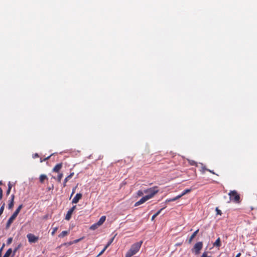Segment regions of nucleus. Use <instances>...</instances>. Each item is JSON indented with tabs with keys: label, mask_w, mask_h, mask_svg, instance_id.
I'll return each instance as SVG.
<instances>
[{
	"label": "nucleus",
	"mask_w": 257,
	"mask_h": 257,
	"mask_svg": "<svg viewBox=\"0 0 257 257\" xmlns=\"http://www.w3.org/2000/svg\"><path fill=\"white\" fill-rule=\"evenodd\" d=\"M23 204H21L19 206V207L17 208V209L15 210L14 213L13 214V215L10 217L9 220L7 221L6 228V229L9 228L10 227L11 224L13 222L14 220L16 219L17 216H18V214L20 212L21 210L23 208Z\"/></svg>",
	"instance_id": "obj_1"
},
{
	"label": "nucleus",
	"mask_w": 257,
	"mask_h": 257,
	"mask_svg": "<svg viewBox=\"0 0 257 257\" xmlns=\"http://www.w3.org/2000/svg\"><path fill=\"white\" fill-rule=\"evenodd\" d=\"M143 243L142 241L140 242H138L131 246L130 250L127 252V254H130V256H133L140 249L142 244Z\"/></svg>",
	"instance_id": "obj_2"
},
{
	"label": "nucleus",
	"mask_w": 257,
	"mask_h": 257,
	"mask_svg": "<svg viewBox=\"0 0 257 257\" xmlns=\"http://www.w3.org/2000/svg\"><path fill=\"white\" fill-rule=\"evenodd\" d=\"M230 197V200L235 202H238L240 199V196L235 190L230 191L228 193Z\"/></svg>",
	"instance_id": "obj_3"
},
{
	"label": "nucleus",
	"mask_w": 257,
	"mask_h": 257,
	"mask_svg": "<svg viewBox=\"0 0 257 257\" xmlns=\"http://www.w3.org/2000/svg\"><path fill=\"white\" fill-rule=\"evenodd\" d=\"M158 192V189L157 187H154L144 190L145 193L148 194L147 195H146V196H151V198H152Z\"/></svg>",
	"instance_id": "obj_4"
},
{
	"label": "nucleus",
	"mask_w": 257,
	"mask_h": 257,
	"mask_svg": "<svg viewBox=\"0 0 257 257\" xmlns=\"http://www.w3.org/2000/svg\"><path fill=\"white\" fill-rule=\"evenodd\" d=\"M203 247V243L202 242H197L192 248L191 250L192 252L195 253V254H198L200 253V251L201 250Z\"/></svg>",
	"instance_id": "obj_5"
},
{
	"label": "nucleus",
	"mask_w": 257,
	"mask_h": 257,
	"mask_svg": "<svg viewBox=\"0 0 257 257\" xmlns=\"http://www.w3.org/2000/svg\"><path fill=\"white\" fill-rule=\"evenodd\" d=\"M27 237L28 239L29 242L30 243H35L38 240V237L35 236L34 234L32 233H29L27 235Z\"/></svg>",
	"instance_id": "obj_6"
},
{
	"label": "nucleus",
	"mask_w": 257,
	"mask_h": 257,
	"mask_svg": "<svg viewBox=\"0 0 257 257\" xmlns=\"http://www.w3.org/2000/svg\"><path fill=\"white\" fill-rule=\"evenodd\" d=\"M150 198H151V196H149V197L146 196H144L139 201H138V202H137L135 203V206H138L144 203V202H145L146 201L150 199Z\"/></svg>",
	"instance_id": "obj_7"
},
{
	"label": "nucleus",
	"mask_w": 257,
	"mask_h": 257,
	"mask_svg": "<svg viewBox=\"0 0 257 257\" xmlns=\"http://www.w3.org/2000/svg\"><path fill=\"white\" fill-rule=\"evenodd\" d=\"M76 206L75 205L73 206L71 208H70L68 211L65 216V219L67 220H69L71 215L74 211V210L75 209Z\"/></svg>",
	"instance_id": "obj_8"
},
{
	"label": "nucleus",
	"mask_w": 257,
	"mask_h": 257,
	"mask_svg": "<svg viewBox=\"0 0 257 257\" xmlns=\"http://www.w3.org/2000/svg\"><path fill=\"white\" fill-rule=\"evenodd\" d=\"M82 194L81 193H77L75 195V196L73 198L72 203H77L79 200L81 198Z\"/></svg>",
	"instance_id": "obj_9"
},
{
	"label": "nucleus",
	"mask_w": 257,
	"mask_h": 257,
	"mask_svg": "<svg viewBox=\"0 0 257 257\" xmlns=\"http://www.w3.org/2000/svg\"><path fill=\"white\" fill-rule=\"evenodd\" d=\"M56 157H57V155H55L54 154L49 155V156L44 158L43 159H42V158H40V160H41V161H47L49 159H51L52 160L57 159V158H55Z\"/></svg>",
	"instance_id": "obj_10"
},
{
	"label": "nucleus",
	"mask_w": 257,
	"mask_h": 257,
	"mask_svg": "<svg viewBox=\"0 0 257 257\" xmlns=\"http://www.w3.org/2000/svg\"><path fill=\"white\" fill-rule=\"evenodd\" d=\"M62 163L57 164L53 168V171L55 172H58L62 167Z\"/></svg>",
	"instance_id": "obj_11"
},
{
	"label": "nucleus",
	"mask_w": 257,
	"mask_h": 257,
	"mask_svg": "<svg viewBox=\"0 0 257 257\" xmlns=\"http://www.w3.org/2000/svg\"><path fill=\"white\" fill-rule=\"evenodd\" d=\"M74 175V173H71L69 175H68L67 177L65 178L64 180V182L63 183V186L65 187L66 185V182L69 181L70 179H71L73 176Z\"/></svg>",
	"instance_id": "obj_12"
},
{
	"label": "nucleus",
	"mask_w": 257,
	"mask_h": 257,
	"mask_svg": "<svg viewBox=\"0 0 257 257\" xmlns=\"http://www.w3.org/2000/svg\"><path fill=\"white\" fill-rule=\"evenodd\" d=\"M106 219V216H102L99 220L97 222V224H99L100 226H101L105 221Z\"/></svg>",
	"instance_id": "obj_13"
},
{
	"label": "nucleus",
	"mask_w": 257,
	"mask_h": 257,
	"mask_svg": "<svg viewBox=\"0 0 257 257\" xmlns=\"http://www.w3.org/2000/svg\"><path fill=\"white\" fill-rule=\"evenodd\" d=\"M199 231V229L196 230L191 235L190 238L189 239L188 242L190 243L192 242V239L196 236L197 234Z\"/></svg>",
	"instance_id": "obj_14"
},
{
	"label": "nucleus",
	"mask_w": 257,
	"mask_h": 257,
	"mask_svg": "<svg viewBox=\"0 0 257 257\" xmlns=\"http://www.w3.org/2000/svg\"><path fill=\"white\" fill-rule=\"evenodd\" d=\"M213 246L215 247H220L221 246V241L219 237H218L213 243Z\"/></svg>",
	"instance_id": "obj_15"
},
{
	"label": "nucleus",
	"mask_w": 257,
	"mask_h": 257,
	"mask_svg": "<svg viewBox=\"0 0 257 257\" xmlns=\"http://www.w3.org/2000/svg\"><path fill=\"white\" fill-rule=\"evenodd\" d=\"M180 198H181V196H178V195L176 197H174L173 198L166 200V202H171V201H175L177 200V199H179Z\"/></svg>",
	"instance_id": "obj_16"
},
{
	"label": "nucleus",
	"mask_w": 257,
	"mask_h": 257,
	"mask_svg": "<svg viewBox=\"0 0 257 257\" xmlns=\"http://www.w3.org/2000/svg\"><path fill=\"white\" fill-rule=\"evenodd\" d=\"M164 209V208H161L158 211H157L155 214H154L152 217V220H154V219L161 213V211Z\"/></svg>",
	"instance_id": "obj_17"
},
{
	"label": "nucleus",
	"mask_w": 257,
	"mask_h": 257,
	"mask_svg": "<svg viewBox=\"0 0 257 257\" xmlns=\"http://www.w3.org/2000/svg\"><path fill=\"white\" fill-rule=\"evenodd\" d=\"M99 226H100V225L99 224H97V223H95L94 224H93V225H92L90 227V229L91 230H95L96 228H97Z\"/></svg>",
	"instance_id": "obj_18"
},
{
	"label": "nucleus",
	"mask_w": 257,
	"mask_h": 257,
	"mask_svg": "<svg viewBox=\"0 0 257 257\" xmlns=\"http://www.w3.org/2000/svg\"><path fill=\"white\" fill-rule=\"evenodd\" d=\"M14 205V201H13V200H10L9 204H8L9 209L11 210L13 208Z\"/></svg>",
	"instance_id": "obj_19"
},
{
	"label": "nucleus",
	"mask_w": 257,
	"mask_h": 257,
	"mask_svg": "<svg viewBox=\"0 0 257 257\" xmlns=\"http://www.w3.org/2000/svg\"><path fill=\"white\" fill-rule=\"evenodd\" d=\"M12 248H9L7 251L5 253V254H4V256L5 257H9L10 255H11V254L12 253Z\"/></svg>",
	"instance_id": "obj_20"
},
{
	"label": "nucleus",
	"mask_w": 257,
	"mask_h": 257,
	"mask_svg": "<svg viewBox=\"0 0 257 257\" xmlns=\"http://www.w3.org/2000/svg\"><path fill=\"white\" fill-rule=\"evenodd\" d=\"M12 187V185L11 182H9V183L8 184V189L6 192L7 195H9L10 194Z\"/></svg>",
	"instance_id": "obj_21"
},
{
	"label": "nucleus",
	"mask_w": 257,
	"mask_h": 257,
	"mask_svg": "<svg viewBox=\"0 0 257 257\" xmlns=\"http://www.w3.org/2000/svg\"><path fill=\"white\" fill-rule=\"evenodd\" d=\"M47 178V177L46 175H41L40 176V181L41 183H43L44 181Z\"/></svg>",
	"instance_id": "obj_22"
},
{
	"label": "nucleus",
	"mask_w": 257,
	"mask_h": 257,
	"mask_svg": "<svg viewBox=\"0 0 257 257\" xmlns=\"http://www.w3.org/2000/svg\"><path fill=\"white\" fill-rule=\"evenodd\" d=\"M191 189H186L185 190L182 194H181L180 195H179L178 196H181V197L182 196H183V195H185L186 194L190 192L191 191Z\"/></svg>",
	"instance_id": "obj_23"
},
{
	"label": "nucleus",
	"mask_w": 257,
	"mask_h": 257,
	"mask_svg": "<svg viewBox=\"0 0 257 257\" xmlns=\"http://www.w3.org/2000/svg\"><path fill=\"white\" fill-rule=\"evenodd\" d=\"M67 231H63L59 235V237H63L68 234Z\"/></svg>",
	"instance_id": "obj_24"
},
{
	"label": "nucleus",
	"mask_w": 257,
	"mask_h": 257,
	"mask_svg": "<svg viewBox=\"0 0 257 257\" xmlns=\"http://www.w3.org/2000/svg\"><path fill=\"white\" fill-rule=\"evenodd\" d=\"M5 206V203H3L2 206L0 208V216L3 213Z\"/></svg>",
	"instance_id": "obj_25"
},
{
	"label": "nucleus",
	"mask_w": 257,
	"mask_h": 257,
	"mask_svg": "<svg viewBox=\"0 0 257 257\" xmlns=\"http://www.w3.org/2000/svg\"><path fill=\"white\" fill-rule=\"evenodd\" d=\"M21 244H19L18 246H17L15 248V249H14L13 250V256H14L16 252L17 251V250L21 247Z\"/></svg>",
	"instance_id": "obj_26"
},
{
	"label": "nucleus",
	"mask_w": 257,
	"mask_h": 257,
	"mask_svg": "<svg viewBox=\"0 0 257 257\" xmlns=\"http://www.w3.org/2000/svg\"><path fill=\"white\" fill-rule=\"evenodd\" d=\"M114 237H115V236H113L112 238H111V239H110V240L108 242V243H107V244L105 245V247H106V248H107V247H108V246L111 244V243L112 242V241H113V239H114Z\"/></svg>",
	"instance_id": "obj_27"
},
{
	"label": "nucleus",
	"mask_w": 257,
	"mask_h": 257,
	"mask_svg": "<svg viewBox=\"0 0 257 257\" xmlns=\"http://www.w3.org/2000/svg\"><path fill=\"white\" fill-rule=\"evenodd\" d=\"M63 177V174L62 173H60L58 175V177H57V181L60 182L61 180V179Z\"/></svg>",
	"instance_id": "obj_28"
},
{
	"label": "nucleus",
	"mask_w": 257,
	"mask_h": 257,
	"mask_svg": "<svg viewBox=\"0 0 257 257\" xmlns=\"http://www.w3.org/2000/svg\"><path fill=\"white\" fill-rule=\"evenodd\" d=\"M58 227L57 226H56L53 228V231L51 233L52 235H54L55 232L57 231V230H58Z\"/></svg>",
	"instance_id": "obj_29"
},
{
	"label": "nucleus",
	"mask_w": 257,
	"mask_h": 257,
	"mask_svg": "<svg viewBox=\"0 0 257 257\" xmlns=\"http://www.w3.org/2000/svg\"><path fill=\"white\" fill-rule=\"evenodd\" d=\"M215 210L216 211L217 214L221 215V214H222L221 211L220 210H219L218 207L216 208Z\"/></svg>",
	"instance_id": "obj_30"
},
{
	"label": "nucleus",
	"mask_w": 257,
	"mask_h": 257,
	"mask_svg": "<svg viewBox=\"0 0 257 257\" xmlns=\"http://www.w3.org/2000/svg\"><path fill=\"white\" fill-rule=\"evenodd\" d=\"M207 254H208V252L205 251L203 253V254H202L201 257H212L211 256H208L207 255Z\"/></svg>",
	"instance_id": "obj_31"
},
{
	"label": "nucleus",
	"mask_w": 257,
	"mask_h": 257,
	"mask_svg": "<svg viewBox=\"0 0 257 257\" xmlns=\"http://www.w3.org/2000/svg\"><path fill=\"white\" fill-rule=\"evenodd\" d=\"M144 191L143 192L141 190H139L138 192H137V195L138 196H142L143 194H144Z\"/></svg>",
	"instance_id": "obj_32"
},
{
	"label": "nucleus",
	"mask_w": 257,
	"mask_h": 257,
	"mask_svg": "<svg viewBox=\"0 0 257 257\" xmlns=\"http://www.w3.org/2000/svg\"><path fill=\"white\" fill-rule=\"evenodd\" d=\"M107 248L105 246L104 248L99 252V253L97 255V257L101 255L104 251L106 250Z\"/></svg>",
	"instance_id": "obj_33"
},
{
	"label": "nucleus",
	"mask_w": 257,
	"mask_h": 257,
	"mask_svg": "<svg viewBox=\"0 0 257 257\" xmlns=\"http://www.w3.org/2000/svg\"><path fill=\"white\" fill-rule=\"evenodd\" d=\"M12 241H13V238L12 237L9 238L7 240V244H10L12 242Z\"/></svg>",
	"instance_id": "obj_34"
},
{
	"label": "nucleus",
	"mask_w": 257,
	"mask_h": 257,
	"mask_svg": "<svg viewBox=\"0 0 257 257\" xmlns=\"http://www.w3.org/2000/svg\"><path fill=\"white\" fill-rule=\"evenodd\" d=\"M202 169H203V170H207V171H208L210 172V173H212V174H215V173L213 172V171L210 170H209V169H206L205 167H202Z\"/></svg>",
	"instance_id": "obj_35"
},
{
	"label": "nucleus",
	"mask_w": 257,
	"mask_h": 257,
	"mask_svg": "<svg viewBox=\"0 0 257 257\" xmlns=\"http://www.w3.org/2000/svg\"><path fill=\"white\" fill-rule=\"evenodd\" d=\"M3 198V190L2 188L0 187V200H1Z\"/></svg>",
	"instance_id": "obj_36"
},
{
	"label": "nucleus",
	"mask_w": 257,
	"mask_h": 257,
	"mask_svg": "<svg viewBox=\"0 0 257 257\" xmlns=\"http://www.w3.org/2000/svg\"><path fill=\"white\" fill-rule=\"evenodd\" d=\"M4 246H5V244H3V246L0 248V257H2V251H3V248H4Z\"/></svg>",
	"instance_id": "obj_37"
},
{
	"label": "nucleus",
	"mask_w": 257,
	"mask_h": 257,
	"mask_svg": "<svg viewBox=\"0 0 257 257\" xmlns=\"http://www.w3.org/2000/svg\"><path fill=\"white\" fill-rule=\"evenodd\" d=\"M39 157V155L37 153H35L33 156V159H36V157Z\"/></svg>",
	"instance_id": "obj_38"
},
{
	"label": "nucleus",
	"mask_w": 257,
	"mask_h": 257,
	"mask_svg": "<svg viewBox=\"0 0 257 257\" xmlns=\"http://www.w3.org/2000/svg\"><path fill=\"white\" fill-rule=\"evenodd\" d=\"M14 199H15V195L14 194H13L11 195L10 200H13V201H14Z\"/></svg>",
	"instance_id": "obj_39"
},
{
	"label": "nucleus",
	"mask_w": 257,
	"mask_h": 257,
	"mask_svg": "<svg viewBox=\"0 0 257 257\" xmlns=\"http://www.w3.org/2000/svg\"><path fill=\"white\" fill-rule=\"evenodd\" d=\"M241 255V253H238L236 254V256L235 257H240Z\"/></svg>",
	"instance_id": "obj_40"
},
{
	"label": "nucleus",
	"mask_w": 257,
	"mask_h": 257,
	"mask_svg": "<svg viewBox=\"0 0 257 257\" xmlns=\"http://www.w3.org/2000/svg\"><path fill=\"white\" fill-rule=\"evenodd\" d=\"M195 163V162L192 161V162H191L190 164L191 165H193Z\"/></svg>",
	"instance_id": "obj_41"
},
{
	"label": "nucleus",
	"mask_w": 257,
	"mask_h": 257,
	"mask_svg": "<svg viewBox=\"0 0 257 257\" xmlns=\"http://www.w3.org/2000/svg\"><path fill=\"white\" fill-rule=\"evenodd\" d=\"M125 257H131V256H130V254H127V253H126V254H125Z\"/></svg>",
	"instance_id": "obj_42"
},
{
	"label": "nucleus",
	"mask_w": 257,
	"mask_h": 257,
	"mask_svg": "<svg viewBox=\"0 0 257 257\" xmlns=\"http://www.w3.org/2000/svg\"><path fill=\"white\" fill-rule=\"evenodd\" d=\"M75 192V189H73V191H72V194H71V196L73 195V194Z\"/></svg>",
	"instance_id": "obj_43"
},
{
	"label": "nucleus",
	"mask_w": 257,
	"mask_h": 257,
	"mask_svg": "<svg viewBox=\"0 0 257 257\" xmlns=\"http://www.w3.org/2000/svg\"><path fill=\"white\" fill-rule=\"evenodd\" d=\"M80 240V239H77L74 241L75 242H77Z\"/></svg>",
	"instance_id": "obj_44"
},
{
	"label": "nucleus",
	"mask_w": 257,
	"mask_h": 257,
	"mask_svg": "<svg viewBox=\"0 0 257 257\" xmlns=\"http://www.w3.org/2000/svg\"><path fill=\"white\" fill-rule=\"evenodd\" d=\"M2 185V181H0V185Z\"/></svg>",
	"instance_id": "obj_45"
},
{
	"label": "nucleus",
	"mask_w": 257,
	"mask_h": 257,
	"mask_svg": "<svg viewBox=\"0 0 257 257\" xmlns=\"http://www.w3.org/2000/svg\"><path fill=\"white\" fill-rule=\"evenodd\" d=\"M246 255H248V256H249L250 255L249 253L246 254Z\"/></svg>",
	"instance_id": "obj_46"
},
{
	"label": "nucleus",
	"mask_w": 257,
	"mask_h": 257,
	"mask_svg": "<svg viewBox=\"0 0 257 257\" xmlns=\"http://www.w3.org/2000/svg\"><path fill=\"white\" fill-rule=\"evenodd\" d=\"M252 257H255V256H252Z\"/></svg>",
	"instance_id": "obj_47"
}]
</instances>
